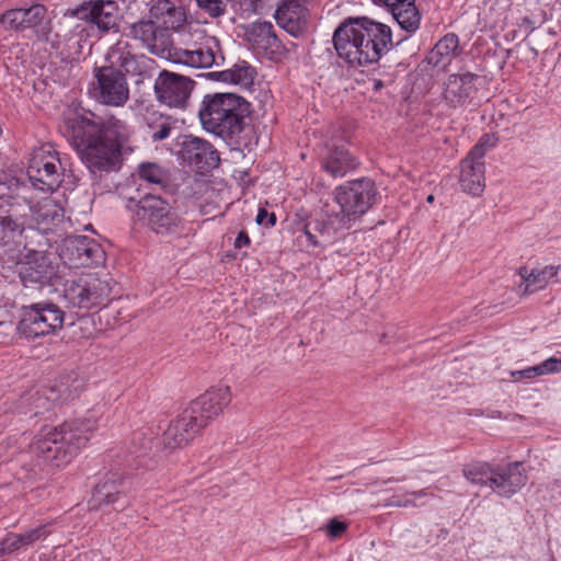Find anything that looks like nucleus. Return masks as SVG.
I'll list each match as a JSON object with an SVG mask.
<instances>
[{
	"instance_id": "20",
	"label": "nucleus",
	"mask_w": 561,
	"mask_h": 561,
	"mask_svg": "<svg viewBox=\"0 0 561 561\" xmlns=\"http://www.w3.org/2000/svg\"><path fill=\"white\" fill-rule=\"evenodd\" d=\"M163 32L149 12L147 18L126 24L123 35L139 42L150 53L161 56L171 45V39Z\"/></svg>"
},
{
	"instance_id": "58",
	"label": "nucleus",
	"mask_w": 561,
	"mask_h": 561,
	"mask_svg": "<svg viewBox=\"0 0 561 561\" xmlns=\"http://www.w3.org/2000/svg\"><path fill=\"white\" fill-rule=\"evenodd\" d=\"M393 481H399V479L390 478V479H388L387 481H385V483L393 482Z\"/></svg>"
},
{
	"instance_id": "48",
	"label": "nucleus",
	"mask_w": 561,
	"mask_h": 561,
	"mask_svg": "<svg viewBox=\"0 0 561 561\" xmlns=\"http://www.w3.org/2000/svg\"><path fill=\"white\" fill-rule=\"evenodd\" d=\"M18 551L14 540L11 538V533L0 541V557Z\"/></svg>"
},
{
	"instance_id": "53",
	"label": "nucleus",
	"mask_w": 561,
	"mask_h": 561,
	"mask_svg": "<svg viewBox=\"0 0 561 561\" xmlns=\"http://www.w3.org/2000/svg\"><path fill=\"white\" fill-rule=\"evenodd\" d=\"M407 495H408V497L412 499L414 502H415L416 499H422V497H425V496H433V494L430 492L428 488L422 489L420 491H414V492L408 493Z\"/></svg>"
},
{
	"instance_id": "21",
	"label": "nucleus",
	"mask_w": 561,
	"mask_h": 561,
	"mask_svg": "<svg viewBox=\"0 0 561 561\" xmlns=\"http://www.w3.org/2000/svg\"><path fill=\"white\" fill-rule=\"evenodd\" d=\"M180 154L190 165L195 167L201 173H207L217 168L220 158L215 147L207 140L185 135L180 142Z\"/></svg>"
},
{
	"instance_id": "31",
	"label": "nucleus",
	"mask_w": 561,
	"mask_h": 561,
	"mask_svg": "<svg viewBox=\"0 0 561 561\" xmlns=\"http://www.w3.org/2000/svg\"><path fill=\"white\" fill-rule=\"evenodd\" d=\"M459 53V37L448 33L430 50L426 61L435 68L445 69Z\"/></svg>"
},
{
	"instance_id": "5",
	"label": "nucleus",
	"mask_w": 561,
	"mask_h": 561,
	"mask_svg": "<svg viewBox=\"0 0 561 561\" xmlns=\"http://www.w3.org/2000/svg\"><path fill=\"white\" fill-rule=\"evenodd\" d=\"M229 387H211L190 405L164 430V444L171 448L182 447L192 440L209 422L216 419L230 403Z\"/></svg>"
},
{
	"instance_id": "30",
	"label": "nucleus",
	"mask_w": 561,
	"mask_h": 561,
	"mask_svg": "<svg viewBox=\"0 0 561 561\" xmlns=\"http://www.w3.org/2000/svg\"><path fill=\"white\" fill-rule=\"evenodd\" d=\"M459 183L465 193L479 196L485 187L484 162L467 156L460 164Z\"/></svg>"
},
{
	"instance_id": "24",
	"label": "nucleus",
	"mask_w": 561,
	"mask_h": 561,
	"mask_svg": "<svg viewBox=\"0 0 561 561\" xmlns=\"http://www.w3.org/2000/svg\"><path fill=\"white\" fill-rule=\"evenodd\" d=\"M491 489L500 496L511 497L527 482L523 462L514 461L506 466H496L493 469Z\"/></svg>"
},
{
	"instance_id": "19",
	"label": "nucleus",
	"mask_w": 561,
	"mask_h": 561,
	"mask_svg": "<svg viewBox=\"0 0 561 561\" xmlns=\"http://www.w3.org/2000/svg\"><path fill=\"white\" fill-rule=\"evenodd\" d=\"M127 481L119 473H107L95 484L91 499L88 502L90 510H104L112 507L123 511L129 505L126 494Z\"/></svg>"
},
{
	"instance_id": "8",
	"label": "nucleus",
	"mask_w": 561,
	"mask_h": 561,
	"mask_svg": "<svg viewBox=\"0 0 561 561\" xmlns=\"http://www.w3.org/2000/svg\"><path fill=\"white\" fill-rule=\"evenodd\" d=\"M334 201L340 206L341 216L347 222L360 218L379 199L375 181L370 178H360L347 181L335 187Z\"/></svg>"
},
{
	"instance_id": "36",
	"label": "nucleus",
	"mask_w": 561,
	"mask_h": 561,
	"mask_svg": "<svg viewBox=\"0 0 561 561\" xmlns=\"http://www.w3.org/2000/svg\"><path fill=\"white\" fill-rule=\"evenodd\" d=\"M30 185L26 181L18 178L12 172L0 171V205L2 202L10 204V199L22 197L24 201L31 203V198L26 195Z\"/></svg>"
},
{
	"instance_id": "34",
	"label": "nucleus",
	"mask_w": 561,
	"mask_h": 561,
	"mask_svg": "<svg viewBox=\"0 0 561 561\" xmlns=\"http://www.w3.org/2000/svg\"><path fill=\"white\" fill-rule=\"evenodd\" d=\"M57 400L58 396L53 388L36 390L22 397L20 408L24 414L31 413L32 416H37L49 411Z\"/></svg>"
},
{
	"instance_id": "2",
	"label": "nucleus",
	"mask_w": 561,
	"mask_h": 561,
	"mask_svg": "<svg viewBox=\"0 0 561 561\" xmlns=\"http://www.w3.org/2000/svg\"><path fill=\"white\" fill-rule=\"evenodd\" d=\"M332 41L339 58L352 68L376 64L393 47L390 26L366 16L342 22Z\"/></svg>"
},
{
	"instance_id": "17",
	"label": "nucleus",
	"mask_w": 561,
	"mask_h": 561,
	"mask_svg": "<svg viewBox=\"0 0 561 561\" xmlns=\"http://www.w3.org/2000/svg\"><path fill=\"white\" fill-rule=\"evenodd\" d=\"M106 59L114 67L124 70L125 75L138 77L137 83L147 78H151L157 69L154 59L144 54H136L133 46L124 41H118L111 47Z\"/></svg>"
},
{
	"instance_id": "44",
	"label": "nucleus",
	"mask_w": 561,
	"mask_h": 561,
	"mask_svg": "<svg viewBox=\"0 0 561 561\" xmlns=\"http://www.w3.org/2000/svg\"><path fill=\"white\" fill-rule=\"evenodd\" d=\"M23 534L25 535L27 542L33 545L38 540L45 539L50 534V529L48 525H39L35 528L27 529Z\"/></svg>"
},
{
	"instance_id": "14",
	"label": "nucleus",
	"mask_w": 561,
	"mask_h": 561,
	"mask_svg": "<svg viewBox=\"0 0 561 561\" xmlns=\"http://www.w3.org/2000/svg\"><path fill=\"white\" fill-rule=\"evenodd\" d=\"M95 99L110 106H123L129 99L125 73L113 65L95 68Z\"/></svg>"
},
{
	"instance_id": "12",
	"label": "nucleus",
	"mask_w": 561,
	"mask_h": 561,
	"mask_svg": "<svg viewBox=\"0 0 561 561\" xmlns=\"http://www.w3.org/2000/svg\"><path fill=\"white\" fill-rule=\"evenodd\" d=\"M196 41L187 48H178L173 61L192 68H210L225 61L219 41L204 31L196 33Z\"/></svg>"
},
{
	"instance_id": "11",
	"label": "nucleus",
	"mask_w": 561,
	"mask_h": 561,
	"mask_svg": "<svg viewBox=\"0 0 561 561\" xmlns=\"http://www.w3.org/2000/svg\"><path fill=\"white\" fill-rule=\"evenodd\" d=\"M0 25L18 33L32 31L38 37L47 36L51 30L48 8L37 1L0 13Z\"/></svg>"
},
{
	"instance_id": "40",
	"label": "nucleus",
	"mask_w": 561,
	"mask_h": 561,
	"mask_svg": "<svg viewBox=\"0 0 561 561\" xmlns=\"http://www.w3.org/2000/svg\"><path fill=\"white\" fill-rule=\"evenodd\" d=\"M497 142L499 137L495 134H484L476 144V146L470 150L468 156L483 161L486 152L490 149L495 148Z\"/></svg>"
},
{
	"instance_id": "52",
	"label": "nucleus",
	"mask_w": 561,
	"mask_h": 561,
	"mask_svg": "<svg viewBox=\"0 0 561 561\" xmlns=\"http://www.w3.org/2000/svg\"><path fill=\"white\" fill-rule=\"evenodd\" d=\"M11 538L14 540L18 550H20L23 547L31 546L27 542L26 537L23 533L22 534L11 533Z\"/></svg>"
},
{
	"instance_id": "26",
	"label": "nucleus",
	"mask_w": 561,
	"mask_h": 561,
	"mask_svg": "<svg viewBox=\"0 0 561 561\" xmlns=\"http://www.w3.org/2000/svg\"><path fill=\"white\" fill-rule=\"evenodd\" d=\"M150 16L164 31L165 37L171 39L170 32L178 31L185 22L186 15L182 7L172 0H158L150 7Z\"/></svg>"
},
{
	"instance_id": "7",
	"label": "nucleus",
	"mask_w": 561,
	"mask_h": 561,
	"mask_svg": "<svg viewBox=\"0 0 561 561\" xmlns=\"http://www.w3.org/2000/svg\"><path fill=\"white\" fill-rule=\"evenodd\" d=\"M65 165L51 144L35 148L28 158L27 180L30 185L44 193H51L62 182Z\"/></svg>"
},
{
	"instance_id": "32",
	"label": "nucleus",
	"mask_w": 561,
	"mask_h": 561,
	"mask_svg": "<svg viewBox=\"0 0 561 561\" xmlns=\"http://www.w3.org/2000/svg\"><path fill=\"white\" fill-rule=\"evenodd\" d=\"M561 265H547L541 270L529 271L526 266L518 270V275L522 277L520 288L524 285L523 295H530L540 289H543L554 277H557Z\"/></svg>"
},
{
	"instance_id": "10",
	"label": "nucleus",
	"mask_w": 561,
	"mask_h": 561,
	"mask_svg": "<svg viewBox=\"0 0 561 561\" xmlns=\"http://www.w3.org/2000/svg\"><path fill=\"white\" fill-rule=\"evenodd\" d=\"M64 321V310L57 304L44 300L21 307L18 330L26 339H36L56 333Z\"/></svg>"
},
{
	"instance_id": "9",
	"label": "nucleus",
	"mask_w": 561,
	"mask_h": 561,
	"mask_svg": "<svg viewBox=\"0 0 561 561\" xmlns=\"http://www.w3.org/2000/svg\"><path fill=\"white\" fill-rule=\"evenodd\" d=\"M112 289L113 279L111 277L87 274L67 279L64 284L62 297L69 307L90 310L105 305Z\"/></svg>"
},
{
	"instance_id": "28",
	"label": "nucleus",
	"mask_w": 561,
	"mask_h": 561,
	"mask_svg": "<svg viewBox=\"0 0 561 561\" xmlns=\"http://www.w3.org/2000/svg\"><path fill=\"white\" fill-rule=\"evenodd\" d=\"M248 38L253 46L266 54L280 55L290 50L275 34L273 24L267 21L253 23L248 30Z\"/></svg>"
},
{
	"instance_id": "54",
	"label": "nucleus",
	"mask_w": 561,
	"mask_h": 561,
	"mask_svg": "<svg viewBox=\"0 0 561 561\" xmlns=\"http://www.w3.org/2000/svg\"><path fill=\"white\" fill-rule=\"evenodd\" d=\"M522 25H526L527 26V33L528 34H530L535 30V23H534V21L529 16L523 18Z\"/></svg>"
},
{
	"instance_id": "25",
	"label": "nucleus",
	"mask_w": 561,
	"mask_h": 561,
	"mask_svg": "<svg viewBox=\"0 0 561 561\" xmlns=\"http://www.w3.org/2000/svg\"><path fill=\"white\" fill-rule=\"evenodd\" d=\"M376 5L386 7L399 26L409 34L415 33L421 24V13L415 0H370Z\"/></svg>"
},
{
	"instance_id": "15",
	"label": "nucleus",
	"mask_w": 561,
	"mask_h": 561,
	"mask_svg": "<svg viewBox=\"0 0 561 561\" xmlns=\"http://www.w3.org/2000/svg\"><path fill=\"white\" fill-rule=\"evenodd\" d=\"M194 83L188 77L162 70L154 80L153 92L159 103L171 108L184 110L187 106Z\"/></svg>"
},
{
	"instance_id": "1",
	"label": "nucleus",
	"mask_w": 561,
	"mask_h": 561,
	"mask_svg": "<svg viewBox=\"0 0 561 561\" xmlns=\"http://www.w3.org/2000/svg\"><path fill=\"white\" fill-rule=\"evenodd\" d=\"M65 128L70 145L92 175L121 169L123 148L133 135L125 121L89 112L69 118Z\"/></svg>"
},
{
	"instance_id": "27",
	"label": "nucleus",
	"mask_w": 561,
	"mask_h": 561,
	"mask_svg": "<svg viewBox=\"0 0 561 561\" xmlns=\"http://www.w3.org/2000/svg\"><path fill=\"white\" fill-rule=\"evenodd\" d=\"M479 76L472 72L453 73L448 77L445 88V99L453 106L463 105L471 100Z\"/></svg>"
},
{
	"instance_id": "43",
	"label": "nucleus",
	"mask_w": 561,
	"mask_h": 561,
	"mask_svg": "<svg viewBox=\"0 0 561 561\" xmlns=\"http://www.w3.org/2000/svg\"><path fill=\"white\" fill-rule=\"evenodd\" d=\"M538 376L556 374L561 370V357H549L548 359L535 365Z\"/></svg>"
},
{
	"instance_id": "57",
	"label": "nucleus",
	"mask_w": 561,
	"mask_h": 561,
	"mask_svg": "<svg viewBox=\"0 0 561 561\" xmlns=\"http://www.w3.org/2000/svg\"><path fill=\"white\" fill-rule=\"evenodd\" d=\"M426 201H427L428 203H433V202H434V196H433V195H428V196H427V198H426Z\"/></svg>"
},
{
	"instance_id": "3",
	"label": "nucleus",
	"mask_w": 561,
	"mask_h": 561,
	"mask_svg": "<svg viewBox=\"0 0 561 561\" xmlns=\"http://www.w3.org/2000/svg\"><path fill=\"white\" fill-rule=\"evenodd\" d=\"M99 411L93 409L83 420H72L59 426H44L36 439L30 445V451L38 460L61 467L71 461L96 430Z\"/></svg>"
},
{
	"instance_id": "4",
	"label": "nucleus",
	"mask_w": 561,
	"mask_h": 561,
	"mask_svg": "<svg viewBox=\"0 0 561 561\" xmlns=\"http://www.w3.org/2000/svg\"><path fill=\"white\" fill-rule=\"evenodd\" d=\"M251 104L234 93H208L198 108L202 127L224 140L240 146L250 127Z\"/></svg>"
},
{
	"instance_id": "13",
	"label": "nucleus",
	"mask_w": 561,
	"mask_h": 561,
	"mask_svg": "<svg viewBox=\"0 0 561 561\" xmlns=\"http://www.w3.org/2000/svg\"><path fill=\"white\" fill-rule=\"evenodd\" d=\"M65 15L84 21L102 33H108L118 27L119 5L115 0H84L69 8Z\"/></svg>"
},
{
	"instance_id": "35",
	"label": "nucleus",
	"mask_w": 561,
	"mask_h": 561,
	"mask_svg": "<svg viewBox=\"0 0 561 561\" xmlns=\"http://www.w3.org/2000/svg\"><path fill=\"white\" fill-rule=\"evenodd\" d=\"M144 121L147 133L153 142L169 138L176 125V119L158 111H147Z\"/></svg>"
},
{
	"instance_id": "47",
	"label": "nucleus",
	"mask_w": 561,
	"mask_h": 561,
	"mask_svg": "<svg viewBox=\"0 0 561 561\" xmlns=\"http://www.w3.org/2000/svg\"><path fill=\"white\" fill-rule=\"evenodd\" d=\"M256 224L265 227H273L276 222V216L274 213H268L265 208H259Z\"/></svg>"
},
{
	"instance_id": "42",
	"label": "nucleus",
	"mask_w": 561,
	"mask_h": 561,
	"mask_svg": "<svg viewBox=\"0 0 561 561\" xmlns=\"http://www.w3.org/2000/svg\"><path fill=\"white\" fill-rule=\"evenodd\" d=\"M229 0H196L197 5L207 12L211 18L225 14Z\"/></svg>"
},
{
	"instance_id": "41",
	"label": "nucleus",
	"mask_w": 561,
	"mask_h": 561,
	"mask_svg": "<svg viewBox=\"0 0 561 561\" xmlns=\"http://www.w3.org/2000/svg\"><path fill=\"white\" fill-rule=\"evenodd\" d=\"M162 436H164V433L162 434ZM163 438L164 437H161V438L152 437L150 435L149 428H142V430H139L134 433L133 442L139 443V451L145 453L146 450H150L154 445H158V444H163L164 447L169 448V446H167L164 444ZM170 449H172V448L170 447Z\"/></svg>"
},
{
	"instance_id": "16",
	"label": "nucleus",
	"mask_w": 561,
	"mask_h": 561,
	"mask_svg": "<svg viewBox=\"0 0 561 561\" xmlns=\"http://www.w3.org/2000/svg\"><path fill=\"white\" fill-rule=\"evenodd\" d=\"M19 277L26 288H43L55 285L60 276L58 265L50 254L32 251L26 255L25 262L20 265Z\"/></svg>"
},
{
	"instance_id": "55",
	"label": "nucleus",
	"mask_w": 561,
	"mask_h": 561,
	"mask_svg": "<svg viewBox=\"0 0 561 561\" xmlns=\"http://www.w3.org/2000/svg\"><path fill=\"white\" fill-rule=\"evenodd\" d=\"M383 85L385 84H383L382 80H380V79H374L373 80V90L375 92L380 91L383 88Z\"/></svg>"
},
{
	"instance_id": "37",
	"label": "nucleus",
	"mask_w": 561,
	"mask_h": 561,
	"mask_svg": "<svg viewBox=\"0 0 561 561\" xmlns=\"http://www.w3.org/2000/svg\"><path fill=\"white\" fill-rule=\"evenodd\" d=\"M494 467H491L488 462H471L466 465L462 469L465 478L472 484L488 485L491 488Z\"/></svg>"
},
{
	"instance_id": "29",
	"label": "nucleus",
	"mask_w": 561,
	"mask_h": 561,
	"mask_svg": "<svg viewBox=\"0 0 561 561\" xmlns=\"http://www.w3.org/2000/svg\"><path fill=\"white\" fill-rule=\"evenodd\" d=\"M358 165L357 159L344 147H329L321 158V168L332 178H343Z\"/></svg>"
},
{
	"instance_id": "6",
	"label": "nucleus",
	"mask_w": 561,
	"mask_h": 561,
	"mask_svg": "<svg viewBox=\"0 0 561 561\" xmlns=\"http://www.w3.org/2000/svg\"><path fill=\"white\" fill-rule=\"evenodd\" d=\"M126 208L135 219L157 234H168L179 227L180 216L161 196L146 194L140 199L130 197Z\"/></svg>"
},
{
	"instance_id": "51",
	"label": "nucleus",
	"mask_w": 561,
	"mask_h": 561,
	"mask_svg": "<svg viewBox=\"0 0 561 561\" xmlns=\"http://www.w3.org/2000/svg\"><path fill=\"white\" fill-rule=\"evenodd\" d=\"M250 237L245 231H240L234 240V248L241 249L243 247H248L250 244Z\"/></svg>"
},
{
	"instance_id": "18",
	"label": "nucleus",
	"mask_w": 561,
	"mask_h": 561,
	"mask_svg": "<svg viewBox=\"0 0 561 561\" xmlns=\"http://www.w3.org/2000/svg\"><path fill=\"white\" fill-rule=\"evenodd\" d=\"M59 256L71 267H87L102 263L105 252L94 239L76 234L64 239Z\"/></svg>"
},
{
	"instance_id": "56",
	"label": "nucleus",
	"mask_w": 561,
	"mask_h": 561,
	"mask_svg": "<svg viewBox=\"0 0 561 561\" xmlns=\"http://www.w3.org/2000/svg\"><path fill=\"white\" fill-rule=\"evenodd\" d=\"M551 488L552 489H559L561 488V479H556L551 482Z\"/></svg>"
},
{
	"instance_id": "45",
	"label": "nucleus",
	"mask_w": 561,
	"mask_h": 561,
	"mask_svg": "<svg viewBox=\"0 0 561 561\" xmlns=\"http://www.w3.org/2000/svg\"><path fill=\"white\" fill-rule=\"evenodd\" d=\"M510 376L513 381H519L522 379H533V378L539 377L536 366L526 367L520 370H511Z\"/></svg>"
},
{
	"instance_id": "49",
	"label": "nucleus",
	"mask_w": 561,
	"mask_h": 561,
	"mask_svg": "<svg viewBox=\"0 0 561 561\" xmlns=\"http://www.w3.org/2000/svg\"><path fill=\"white\" fill-rule=\"evenodd\" d=\"M388 506H396V507H409V506H415L416 504L414 503V501L410 497H408V495H405L404 497L400 496V495H392L388 503H387Z\"/></svg>"
},
{
	"instance_id": "33",
	"label": "nucleus",
	"mask_w": 561,
	"mask_h": 561,
	"mask_svg": "<svg viewBox=\"0 0 561 561\" xmlns=\"http://www.w3.org/2000/svg\"><path fill=\"white\" fill-rule=\"evenodd\" d=\"M27 215L16 211L13 205H9L8 209H3L0 205V242H8L15 237L21 236L25 230Z\"/></svg>"
},
{
	"instance_id": "22",
	"label": "nucleus",
	"mask_w": 561,
	"mask_h": 561,
	"mask_svg": "<svg viewBox=\"0 0 561 561\" xmlns=\"http://www.w3.org/2000/svg\"><path fill=\"white\" fill-rule=\"evenodd\" d=\"M345 226V220L336 216L324 215L320 218L308 221L304 227V236L308 244L316 247H327L332 244L337 237V232Z\"/></svg>"
},
{
	"instance_id": "50",
	"label": "nucleus",
	"mask_w": 561,
	"mask_h": 561,
	"mask_svg": "<svg viewBox=\"0 0 561 561\" xmlns=\"http://www.w3.org/2000/svg\"><path fill=\"white\" fill-rule=\"evenodd\" d=\"M206 76H207V78H209L211 80L220 81V82H226V83H228V80H232L231 79L232 75L227 69L226 70H221V71L208 72Z\"/></svg>"
},
{
	"instance_id": "38",
	"label": "nucleus",
	"mask_w": 561,
	"mask_h": 561,
	"mask_svg": "<svg viewBox=\"0 0 561 561\" xmlns=\"http://www.w3.org/2000/svg\"><path fill=\"white\" fill-rule=\"evenodd\" d=\"M231 72L233 80H228V83L239 84L242 87H251L254 82L256 75L255 69L247 61L240 60L231 68L227 69Z\"/></svg>"
},
{
	"instance_id": "39",
	"label": "nucleus",
	"mask_w": 561,
	"mask_h": 561,
	"mask_svg": "<svg viewBox=\"0 0 561 561\" xmlns=\"http://www.w3.org/2000/svg\"><path fill=\"white\" fill-rule=\"evenodd\" d=\"M138 174L140 179L151 183L163 185L167 182L165 171L153 162H144L138 167Z\"/></svg>"
},
{
	"instance_id": "23",
	"label": "nucleus",
	"mask_w": 561,
	"mask_h": 561,
	"mask_svg": "<svg viewBox=\"0 0 561 561\" xmlns=\"http://www.w3.org/2000/svg\"><path fill=\"white\" fill-rule=\"evenodd\" d=\"M308 18L309 10L300 0H284L275 11L278 26L296 38L306 32Z\"/></svg>"
},
{
	"instance_id": "46",
	"label": "nucleus",
	"mask_w": 561,
	"mask_h": 561,
	"mask_svg": "<svg viewBox=\"0 0 561 561\" xmlns=\"http://www.w3.org/2000/svg\"><path fill=\"white\" fill-rule=\"evenodd\" d=\"M346 529L347 525L337 518H332L327 526L328 535L332 538L340 537Z\"/></svg>"
}]
</instances>
